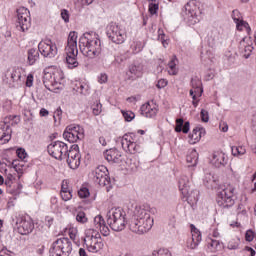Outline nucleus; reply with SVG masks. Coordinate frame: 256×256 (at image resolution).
<instances>
[{"mask_svg":"<svg viewBox=\"0 0 256 256\" xmlns=\"http://www.w3.org/2000/svg\"><path fill=\"white\" fill-rule=\"evenodd\" d=\"M205 128H194L192 133L189 135L190 145H195L201 141V137H205Z\"/></svg>","mask_w":256,"mask_h":256,"instance_id":"29","label":"nucleus"},{"mask_svg":"<svg viewBox=\"0 0 256 256\" xmlns=\"http://www.w3.org/2000/svg\"><path fill=\"white\" fill-rule=\"evenodd\" d=\"M89 195V189L86 187L80 188V190L78 191V196L80 197V199H87Z\"/></svg>","mask_w":256,"mask_h":256,"instance_id":"50","label":"nucleus"},{"mask_svg":"<svg viewBox=\"0 0 256 256\" xmlns=\"http://www.w3.org/2000/svg\"><path fill=\"white\" fill-rule=\"evenodd\" d=\"M60 195L63 201H71V199H73V194L71 190L66 192H60Z\"/></svg>","mask_w":256,"mask_h":256,"instance_id":"52","label":"nucleus"},{"mask_svg":"<svg viewBox=\"0 0 256 256\" xmlns=\"http://www.w3.org/2000/svg\"><path fill=\"white\" fill-rule=\"evenodd\" d=\"M140 113L147 119H155L159 113V106L153 101H148L141 106Z\"/></svg>","mask_w":256,"mask_h":256,"instance_id":"19","label":"nucleus"},{"mask_svg":"<svg viewBox=\"0 0 256 256\" xmlns=\"http://www.w3.org/2000/svg\"><path fill=\"white\" fill-rule=\"evenodd\" d=\"M198 161H199V153L197 152V150L195 149L189 150L186 156V162L188 164V167H196Z\"/></svg>","mask_w":256,"mask_h":256,"instance_id":"31","label":"nucleus"},{"mask_svg":"<svg viewBox=\"0 0 256 256\" xmlns=\"http://www.w3.org/2000/svg\"><path fill=\"white\" fill-rule=\"evenodd\" d=\"M18 20L16 22V28L18 31H29V27H31V17H29V9L25 7H21L17 10Z\"/></svg>","mask_w":256,"mask_h":256,"instance_id":"15","label":"nucleus"},{"mask_svg":"<svg viewBox=\"0 0 256 256\" xmlns=\"http://www.w3.org/2000/svg\"><path fill=\"white\" fill-rule=\"evenodd\" d=\"M178 189L186 201H198L199 192L191 190V181L186 175H182L178 180Z\"/></svg>","mask_w":256,"mask_h":256,"instance_id":"9","label":"nucleus"},{"mask_svg":"<svg viewBox=\"0 0 256 256\" xmlns=\"http://www.w3.org/2000/svg\"><path fill=\"white\" fill-rule=\"evenodd\" d=\"M183 118H178L176 120V127H175V131L176 133H181V131L183 133H189V129L191 127V125L189 124V122H185L184 124Z\"/></svg>","mask_w":256,"mask_h":256,"instance_id":"34","label":"nucleus"},{"mask_svg":"<svg viewBox=\"0 0 256 256\" xmlns=\"http://www.w3.org/2000/svg\"><path fill=\"white\" fill-rule=\"evenodd\" d=\"M206 247L210 253H217L223 249V242L221 240L208 236L206 238Z\"/></svg>","mask_w":256,"mask_h":256,"instance_id":"26","label":"nucleus"},{"mask_svg":"<svg viewBox=\"0 0 256 256\" xmlns=\"http://www.w3.org/2000/svg\"><path fill=\"white\" fill-rule=\"evenodd\" d=\"M94 181L100 185V187H107V185L111 183L109 170L104 165H100L94 170Z\"/></svg>","mask_w":256,"mask_h":256,"instance_id":"17","label":"nucleus"},{"mask_svg":"<svg viewBox=\"0 0 256 256\" xmlns=\"http://www.w3.org/2000/svg\"><path fill=\"white\" fill-rule=\"evenodd\" d=\"M51 83L56 89H61V85H65V76L63 75V71L56 70L55 73H53V80H51Z\"/></svg>","mask_w":256,"mask_h":256,"instance_id":"30","label":"nucleus"},{"mask_svg":"<svg viewBox=\"0 0 256 256\" xmlns=\"http://www.w3.org/2000/svg\"><path fill=\"white\" fill-rule=\"evenodd\" d=\"M63 138L69 143H77L85 139V129L79 124H70L66 127Z\"/></svg>","mask_w":256,"mask_h":256,"instance_id":"10","label":"nucleus"},{"mask_svg":"<svg viewBox=\"0 0 256 256\" xmlns=\"http://www.w3.org/2000/svg\"><path fill=\"white\" fill-rule=\"evenodd\" d=\"M219 129L222 133H227L229 131V125H227V122H220Z\"/></svg>","mask_w":256,"mask_h":256,"instance_id":"57","label":"nucleus"},{"mask_svg":"<svg viewBox=\"0 0 256 256\" xmlns=\"http://www.w3.org/2000/svg\"><path fill=\"white\" fill-rule=\"evenodd\" d=\"M79 48L84 57L95 59L101 55V40L96 33L86 32L79 38Z\"/></svg>","mask_w":256,"mask_h":256,"instance_id":"2","label":"nucleus"},{"mask_svg":"<svg viewBox=\"0 0 256 256\" xmlns=\"http://www.w3.org/2000/svg\"><path fill=\"white\" fill-rule=\"evenodd\" d=\"M233 157H242L247 153L245 146H232L231 147Z\"/></svg>","mask_w":256,"mask_h":256,"instance_id":"38","label":"nucleus"},{"mask_svg":"<svg viewBox=\"0 0 256 256\" xmlns=\"http://www.w3.org/2000/svg\"><path fill=\"white\" fill-rule=\"evenodd\" d=\"M27 63L28 65H35L39 61V50L31 48L27 52Z\"/></svg>","mask_w":256,"mask_h":256,"instance_id":"33","label":"nucleus"},{"mask_svg":"<svg viewBox=\"0 0 256 256\" xmlns=\"http://www.w3.org/2000/svg\"><path fill=\"white\" fill-rule=\"evenodd\" d=\"M38 51L42 57H45L46 59H53L58 53L57 44H55L51 39L42 40L38 44Z\"/></svg>","mask_w":256,"mask_h":256,"instance_id":"14","label":"nucleus"},{"mask_svg":"<svg viewBox=\"0 0 256 256\" xmlns=\"http://www.w3.org/2000/svg\"><path fill=\"white\" fill-rule=\"evenodd\" d=\"M64 233H66V235H69L72 241H79V230L77 229V227L70 224L65 228Z\"/></svg>","mask_w":256,"mask_h":256,"instance_id":"35","label":"nucleus"},{"mask_svg":"<svg viewBox=\"0 0 256 256\" xmlns=\"http://www.w3.org/2000/svg\"><path fill=\"white\" fill-rule=\"evenodd\" d=\"M127 213L123 208H112L106 214V219L112 231H123L127 225Z\"/></svg>","mask_w":256,"mask_h":256,"instance_id":"4","label":"nucleus"},{"mask_svg":"<svg viewBox=\"0 0 256 256\" xmlns=\"http://www.w3.org/2000/svg\"><path fill=\"white\" fill-rule=\"evenodd\" d=\"M167 83H168L167 80L160 79V80H158L156 87H158V89H163V88L167 87Z\"/></svg>","mask_w":256,"mask_h":256,"instance_id":"60","label":"nucleus"},{"mask_svg":"<svg viewBox=\"0 0 256 256\" xmlns=\"http://www.w3.org/2000/svg\"><path fill=\"white\" fill-rule=\"evenodd\" d=\"M215 181L213 174L206 172L203 178V182L206 185H211V183H213Z\"/></svg>","mask_w":256,"mask_h":256,"instance_id":"49","label":"nucleus"},{"mask_svg":"<svg viewBox=\"0 0 256 256\" xmlns=\"http://www.w3.org/2000/svg\"><path fill=\"white\" fill-rule=\"evenodd\" d=\"M239 49L245 59H249L251 57V53H253V41H251V37H244L240 41Z\"/></svg>","mask_w":256,"mask_h":256,"instance_id":"21","label":"nucleus"},{"mask_svg":"<svg viewBox=\"0 0 256 256\" xmlns=\"http://www.w3.org/2000/svg\"><path fill=\"white\" fill-rule=\"evenodd\" d=\"M50 203H51V205H52V207H53L54 209H57V203H58L57 197H52V198L50 199Z\"/></svg>","mask_w":256,"mask_h":256,"instance_id":"63","label":"nucleus"},{"mask_svg":"<svg viewBox=\"0 0 256 256\" xmlns=\"http://www.w3.org/2000/svg\"><path fill=\"white\" fill-rule=\"evenodd\" d=\"M189 93L193 101H199V99H197V97H199V94L195 93V90L191 89Z\"/></svg>","mask_w":256,"mask_h":256,"instance_id":"62","label":"nucleus"},{"mask_svg":"<svg viewBox=\"0 0 256 256\" xmlns=\"http://www.w3.org/2000/svg\"><path fill=\"white\" fill-rule=\"evenodd\" d=\"M76 221L77 223H81L82 225H85V223H87L89 219L87 218V215L85 214V212L79 211L76 214Z\"/></svg>","mask_w":256,"mask_h":256,"instance_id":"41","label":"nucleus"},{"mask_svg":"<svg viewBox=\"0 0 256 256\" xmlns=\"http://www.w3.org/2000/svg\"><path fill=\"white\" fill-rule=\"evenodd\" d=\"M122 115H123L125 121H127L128 123L133 121V119H135V113H133V111L122 110Z\"/></svg>","mask_w":256,"mask_h":256,"instance_id":"46","label":"nucleus"},{"mask_svg":"<svg viewBox=\"0 0 256 256\" xmlns=\"http://www.w3.org/2000/svg\"><path fill=\"white\" fill-rule=\"evenodd\" d=\"M152 256H171V252L168 249L160 248L152 251Z\"/></svg>","mask_w":256,"mask_h":256,"instance_id":"45","label":"nucleus"},{"mask_svg":"<svg viewBox=\"0 0 256 256\" xmlns=\"http://www.w3.org/2000/svg\"><path fill=\"white\" fill-rule=\"evenodd\" d=\"M77 85H79V88H74V91L81 95H86L87 91H89V86L85 82H77Z\"/></svg>","mask_w":256,"mask_h":256,"instance_id":"40","label":"nucleus"},{"mask_svg":"<svg viewBox=\"0 0 256 256\" xmlns=\"http://www.w3.org/2000/svg\"><path fill=\"white\" fill-rule=\"evenodd\" d=\"M73 251V244L69 238H59L50 247L51 256H69Z\"/></svg>","mask_w":256,"mask_h":256,"instance_id":"6","label":"nucleus"},{"mask_svg":"<svg viewBox=\"0 0 256 256\" xmlns=\"http://www.w3.org/2000/svg\"><path fill=\"white\" fill-rule=\"evenodd\" d=\"M133 137H135V135L125 134L121 140L122 148L126 151V153H131L132 155L141 151V146L135 142V138Z\"/></svg>","mask_w":256,"mask_h":256,"instance_id":"18","label":"nucleus"},{"mask_svg":"<svg viewBox=\"0 0 256 256\" xmlns=\"http://www.w3.org/2000/svg\"><path fill=\"white\" fill-rule=\"evenodd\" d=\"M144 47L145 43L141 40H134L130 45V49L132 53H134V55H137V53H141Z\"/></svg>","mask_w":256,"mask_h":256,"instance_id":"37","label":"nucleus"},{"mask_svg":"<svg viewBox=\"0 0 256 256\" xmlns=\"http://www.w3.org/2000/svg\"><path fill=\"white\" fill-rule=\"evenodd\" d=\"M217 32H212L210 35H208L207 41L210 47H214L217 43Z\"/></svg>","mask_w":256,"mask_h":256,"instance_id":"47","label":"nucleus"},{"mask_svg":"<svg viewBox=\"0 0 256 256\" xmlns=\"http://www.w3.org/2000/svg\"><path fill=\"white\" fill-rule=\"evenodd\" d=\"M69 152V146L65 142L55 141L48 145V153L54 159L63 161L67 159V153Z\"/></svg>","mask_w":256,"mask_h":256,"instance_id":"11","label":"nucleus"},{"mask_svg":"<svg viewBox=\"0 0 256 256\" xmlns=\"http://www.w3.org/2000/svg\"><path fill=\"white\" fill-rule=\"evenodd\" d=\"M67 164L70 169H79L81 165V153L79 152V145L74 144L66 153Z\"/></svg>","mask_w":256,"mask_h":256,"instance_id":"16","label":"nucleus"},{"mask_svg":"<svg viewBox=\"0 0 256 256\" xmlns=\"http://www.w3.org/2000/svg\"><path fill=\"white\" fill-rule=\"evenodd\" d=\"M181 16L188 25H197L199 23V7L195 1H189L182 8Z\"/></svg>","mask_w":256,"mask_h":256,"instance_id":"8","label":"nucleus"},{"mask_svg":"<svg viewBox=\"0 0 256 256\" xmlns=\"http://www.w3.org/2000/svg\"><path fill=\"white\" fill-rule=\"evenodd\" d=\"M157 11H159V2L157 0H151L149 4V12L151 15H156Z\"/></svg>","mask_w":256,"mask_h":256,"instance_id":"43","label":"nucleus"},{"mask_svg":"<svg viewBox=\"0 0 256 256\" xmlns=\"http://www.w3.org/2000/svg\"><path fill=\"white\" fill-rule=\"evenodd\" d=\"M12 225H15L20 235H29V233H33V229H35L33 219L29 216H23V214H16L12 218Z\"/></svg>","mask_w":256,"mask_h":256,"instance_id":"7","label":"nucleus"},{"mask_svg":"<svg viewBox=\"0 0 256 256\" xmlns=\"http://www.w3.org/2000/svg\"><path fill=\"white\" fill-rule=\"evenodd\" d=\"M127 77L130 81H135V79H141V77H143L142 64L141 63L131 64L127 72Z\"/></svg>","mask_w":256,"mask_h":256,"instance_id":"22","label":"nucleus"},{"mask_svg":"<svg viewBox=\"0 0 256 256\" xmlns=\"http://www.w3.org/2000/svg\"><path fill=\"white\" fill-rule=\"evenodd\" d=\"M179 64V60L177 59V56H173L168 63V73L169 75H177L179 73V69L177 68V65Z\"/></svg>","mask_w":256,"mask_h":256,"instance_id":"36","label":"nucleus"},{"mask_svg":"<svg viewBox=\"0 0 256 256\" xmlns=\"http://www.w3.org/2000/svg\"><path fill=\"white\" fill-rule=\"evenodd\" d=\"M0 256H10L9 250L7 249L0 250Z\"/></svg>","mask_w":256,"mask_h":256,"instance_id":"64","label":"nucleus"},{"mask_svg":"<svg viewBox=\"0 0 256 256\" xmlns=\"http://www.w3.org/2000/svg\"><path fill=\"white\" fill-rule=\"evenodd\" d=\"M6 177H7L6 183H8V185H9L10 183H13V181H15V176H14L13 174H11V173H8V174L6 175Z\"/></svg>","mask_w":256,"mask_h":256,"instance_id":"61","label":"nucleus"},{"mask_svg":"<svg viewBox=\"0 0 256 256\" xmlns=\"http://www.w3.org/2000/svg\"><path fill=\"white\" fill-rule=\"evenodd\" d=\"M232 19L236 24V29L238 31H243V29H246L248 33L251 32V27H249V23L243 21V16H241V12H239V10H234L232 12Z\"/></svg>","mask_w":256,"mask_h":256,"instance_id":"23","label":"nucleus"},{"mask_svg":"<svg viewBox=\"0 0 256 256\" xmlns=\"http://www.w3.org/2000/svg\"><path fill=\"white\" fill-rule=\"evenodd\" d=\"M11 141V127L8 124H0V143L3 145Z\"/></svg>","mask_w":256,"mask_h":256,"instance_id":"28","label":"nucleus"},{"mask_svg":"<svg viewBox=\"0 0 256 256\" xmlns=\"http://www.w3.org/2000/svg\"><path fill=\"white\" fill-rule=\"evenodd\" d=\"M11 79L13 82L19 81L21 79V72L14 70L11 73Z\"/></svg>","mask_w":256,"mask_h":256,"instance_id":"56","label":"nucleus"},{"mask_svg":"<svg viewBox=\"0 0 256 256\" xmlns=\"http://www.w3.org/2000/svg\"><path fill=\"white\" fill-rule=\"evenodd\" d=\"M92 113L93 115H101V112L103 111V105L101 102L96 101L91 105Z\"/></svg>","mask_w":256,"mask_h":256,"instance_id":"39","label":"nucleus"},{"mask_svg":"<svg viewBox=\"0 0 256 256\" xmlns=\"http://www.w3.org/2000/svg\"><path fill=\"white\" fill-rule=\"evenodd\" d=\"M239 243H241L239 238L232 239L228 242L227 249H229L230 251H235V250L239 249Z\"/></svg>","mask_w":256,"mask_h":256,"instance_id":"42","label":"nucleus"},{"mask_svg":"<svg viewBox=\"0 0 256 256\" xmlns=\"http://www.w3.org/2000/svg\"><path fill=\"white\" fill-rule=\"evenodd\" d=\"M108 37L113 43L121 45L125 43V40L127 39V32L123 26L111 24L108 28Z\"/></svg>","mask_w":256,"mask_h":256,"instance_id":"13","label":"nucleus"},{"mask_svg":"<svg viewBox=\"0 0 256 256\" xmlns=\"http://www.w3.org/2000/svg\"><path fill=\"white\" fill-rule=\"evenodd\" d=\"M227 161H229L227 154L221 151L214 152L210 158V163L214 167H225Z\"/></svg>","mask_w":256,"mask_h":256,"instance_id":"24","label":"nucleus"},{"mask_svg":"<svg viewBox=\"0 0 256 256\" xmlns=\"http://www.w3.org/2000/svg\"><path fill=\"white\" fill-rule=\"evenodd\" d=\"M200 117L203 123H209V111L202 109L200 112Z\"/></svg>","mask_w":256,"mask_h":256,"instance_id":"51","label":"nucleus"},{"mask_svg":"<svg viewBox=\"0 0 256 256\" xmlns=\"http://www.w3.org/2000/svg\"><path fill=\"white\" fill-rule=\"evenodd\" d=\"M191 87L192 90L195 91V93L198 95V97H201L203 95V83L199 79V77L195 76L191 80Z\"/></svg>","mask_w":256,"mask_h":256,"instance_id":"32","label":"nucleus"},{"mask_svg":"<svg viewBox=\"0 0 256 256\" xmlns=\"http://www.w3.org/2000/svg\"><path fill=\"white\" fill-rule=\"evenodd\" d=\"M158 41H161L163 47H167L169 45V40L167 39V36H165V33H163V30H158Z\"/></svg>","mask_w":256,"mask_h":256,"instance_id":"44","label":"nucleus"},{"mask_svg":"<svg viewBox=\"0 0 256 256\" xmlns=\"http://www.w3.org/2000/svg\"><path fill=\"white\" fill-rule=\"evenodd\" d=\"M60 17L64 21V23H69V20L71 18V13H69V10L62 9L60 11Z\"/></svg>","mask_w":256,"mask_h":256,"instance_id":"48","label":"nucleus"},{"mask_svg":"<svg viewBox=\"0 0 256 256\" xmlns=\"http://www.w3.org/2000/svg\"><path fill=\"white\" fill-rule=\"evenodd\" d=\"M217 203L223 209H229L235 205V188L228 187L218 192Z\"/></svg>","mask_w":256,"mask_h":256,"instance_id":"12","label":"nucleus"},{"mask_svg":"<svg viewBox=\"0 0 256 256\" xmlns=\"http://www.w3.org/2000/svg\"><path fill=\"white\" fill-rule=\"evenodd\" d=\"M97 79L98 83H100V85H103L107 83V81H109V76L106 73H101L100 75H98Z\"/></svg>","mask_w":256,"mask_h":256,"instance_id":"53","label":"nucleus"},{"mask_svg":"<svg viewBox=\"0 0 256 256\" xmlns=\"http://www.w3.org/2000/svg\"><path fill=\"white\" fill-rule=\"evenodd\" d=\"M94 227L96 229H99L100 233L104 237H109L111 231L109 230V227L105 224V220L103 219V216L98 215L94 218Z\"/></svg>","mask_w":256,"mask_h":256,"instance_id":"27","label":"nucleus"},{"mask_svg":"<svg viewBox=\"0 0 256 256\" xmlns=\"http://www.w3.org/2000/svg\"><path fill=\"white\" fill-rule=\"evenodd\" d=\"M78 37L79 35L76 31H71L68 35L65 52L66 63L69 69H75V67H79V62L77 61V55H79V49L77 48Z\"/></svg>","mask_w":256,"mask_h":256,"instance_id":"3","label":"nucleus"},{"mask_svg":"<svg viewBox=\"0 0 256 256\" xmlns=\"http://www.w3.org/2000/svg\"><path fill=\"white\" fill-rule=\"evenodd\" d=\"M16 154L19 157V159H21L22 161L24 159H27V151H25V149H23V148H18L16 150Z\"/></svg>","mask_w":256,"mask_h":256,"instance_id":"54","label":"nucleus"},{"mask_svg":"<svg viewBox=\"0 0 256 256\" xmlns=\"http://www.w3.org/2000/svg\"><path fill=\"white\" fill-rule=\"evenodd\" d=\"M34 77L33 74H28L26 78V87H33Z\"/></svg>","mask_w":256,"mask_h":256,"instance_id":"59","label":"nucleus"},{"mask_svg":"<svg viewBox=\"0 0 256 256\" xmlns=\"http://www.w3.org/2000/svg\"><path fill=\"white\" fill-rule=\"evenodd\" d=\"M71 191V188H69V182L67 180L62 181V186H61V192H67Z\"/></svg>","mask_w":256,"mask_h":256,"instance_id":"58","label":"nucleus"},{"mask_svg":"<svg viewBox=\"0 0 256 256\" xmlns=\"http://www.w3.org/2000/svg\"><path fill=\"white\" fill-rule=\"evenodd\" d=\"M84 245L90 253H99L105 247L99 230L93 228L86 229L84 232Z\"/></svg>","mask_w":256,"mask_h":256,"instance_id":"5","label":"nucleus"},{"mask_svg":"<svg viewBox=\"0 0 256 256\" xmlns=\"http://www.w3.org/2000/svg\"><path fill=\"white\" fill-rule=\"evenodd\" d=\"M128 227L132 233L136 235H145L153 229L155 218L151 213V207L148 205L132 204L128 208Z\"/></svg>","mask_w":256,"mask_h":256,"instance_id":"1","label":"nucleus"},{"mask_svg":"<svg viewBox=\"0 0 256 256\" xmlns=\"http://www.w3.org/2000/svg\"><path fill=\"white\" fill-rule=\"evenodd\" d=\"M104 157L108 163H121L123 161V155L121 152L115 148H111L106 150L104 153Z\"/></svg>","mask_w":256,"mask_h":256,"instance_id":"25","label":"nucleus"},{"mask_svg":"<svg viewBox=\"0 0 256 256\" xmlns=\"http://www.w3.org/2000/svg\"><path fill=\"white\" fill-rule=\"evenodd\" d=\"M191 238L187 240V249H197L201 241H203V237L201 236V231L195 227V225H191Z\"/></svg>","mask_w":256,"mask_h":256,"instance_id":"20","label":"nucleus"},{"mask_svg":"<svg viewBox=\"0 0 256 256\" xmlns=\"http://www.w3.org/2000/svg\"><path fill=\"white\" fill-rule=\"evenodd\" d=\"M245 239H246V241L251 243V241H253V239H255V232L253 230L246 231Z\"/></svg>","mask_w":256,"mask_h":256,"instance_id":"55","label":"nucleus"}]
</instances>
